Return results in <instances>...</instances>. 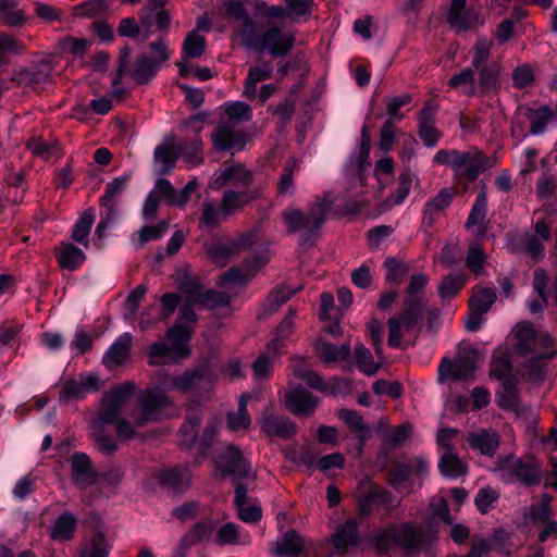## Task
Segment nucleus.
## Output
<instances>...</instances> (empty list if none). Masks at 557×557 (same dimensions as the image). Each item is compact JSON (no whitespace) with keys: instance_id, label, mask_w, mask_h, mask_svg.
Segmentation results:
<instances>
[{"instance_id":"72a5a7b5","label":"nucleus","mask_w":557,"mask_h":557,"mask_svg":"<svg viewBox=\"0 0 557 557\" xmlns=\"http://www.w3.org/2000/svg\"><path fill=\"white\" fill-rule=\"evenodd\" d=\"M164 144L156 147L153 158L156 163V173L164 175L171 172L175 166L178 157L177 149L173 148L174 137H166Z\"/></svg>"},{"instance_id":"052dcab7","label":"nucleus","mask_w":557,"mask_h":557,"mask_svg":"<svg viewBox=\"0 0 557 557\" xmlns=\"http://www.w3.org/2000/svg\"><path fill=\"white\" fill-rule=\"evenodd\" d=\"M25 47L24 44L13 36L1 33L0 34V67L9 64V57L22 54Z\"/></svg>"},{"instance_id":"bf43d9fd","label":"nucleus","mask_w":557,"mask_h":557,"mask_svg":"<svg viewBox=\"0 0 557 557\" xmlns=\"http://www.w3.org/2000/svg\"><path fill=\"white\" fill-rule=\"evenodd\" d=\"M448 85L451 88H458L461 86H466L467 88L463 90V94L467 96H473L476 94V85H475V71L472 66V63L470 66H467L462 69L458 74L453 75L449 81Z\"/></svg>"},{"instance_id":"ea45409f","label":"nucleus","mask_w":557,"mask_h":557,"mask_svg":"<svg viewBox=\"0 0 557 557\" xmlns=\"http://www.w3.org/2000/svg\"><path fill=\"white\" fill-rule=\"evenodd\" d=\"M131 175L124 174L119 177H115L113 181L109 182L106 186V193L100 198V206L104 210H110L116 212V205L119 202V197L123 194L131 182Z\"/></svg>"},{"instance_id":"20e7f679","label":"nucleus","mask_w":557,"mask_h":557,"mask_svg":"<svg viewBox=\"0 0 557 557\" xmlns=\"http://www.w3.org/2000/svg\"><path fill=\"white\" fill-rule=\"evenodd\" d=\"M331 201L318 198L305 213L300 209L290 208L282 213L283 222L288 233H299V244L313 245L319 237L321 227L325 222Z\"/></svg>"},{"instance_id":"e2e57ef3","label":"nucleus","mask_w":557,"mask_h":557,"mask_svg":"<svg viewBox=\"0 0 557 557\" xmlns=\"http://www.w3.org/2000/svg\"><path fill=\"white\" fill-rule=\"evenodd\" d=\"M490 373L495 379L499 380L502 384L508 382H515V376L512 375V366L507 356H497L494 357L491 362Z\"/></svg>"},{"instance_id":"423d86ee","label":"nucleus","mask_w":557,"mask_h":557,"mask_svg":"<svg viewBox=\"0 0 557 557\" xmlns=\"http://www.w3.org/2000/svg\"><path fill=\"white\" fill-rule=\"evenodd\" d=\"M491 471L504 483H521L536 486L543 479L541 463L533 456L517 457L515 454L499 455Z\"/></svg>"},{"instance_id":"774afa93","label":"nucleus","mask_w":557,"mask_h":557,"mask_svg":"<svg viewBox=\"0 0 557 557\" xmlns=\"http://www.w3.org/2000/svg\"><path fill=\"white\" fill-rule=\"evenodd\" d=\"M231 297L228 294L223 292H218L214 289H202L200 297L197 300V305H200L207 309H214L220 307H225L230 305Z\"/></svg>"},{"instance_id":"49530a36","label":"nucleus","mask_w":557,"mask_h":557,"mask_svg":"<svg viewBox=\"0 0 557 557\" xmlns=\"http://www.w3.org/2000/svg\"><path fill=\"white\" fill-rule=\"evenodd\" d=\"M525 116L530 121V133L532 135H541L546 131L547 124L553 120L554 111L549 106L528 108Z\"/></svg>"},{"instance_id":"4d7b16f0","label":"nucleus","mask_w":557,"mask_h":557,"mask_svg":"<svg viewBox=\"0 0 557 557\" xmlns=\"http://www.w3.org/2000/svg\"><path fill=\"white\" fill-rule=\"evenodd\" d=\"M467 283L465 274H448L446 275L437 287V293L441 299L446 300L454 298Z\"/></svg>"},{"instance_id":"3c124183","label":"nucleus","mask_w":557,"mask_h":557,"mask_svg":"<svg viewBox=\"0 0 557 557\" xmlns=\"http://www.w3.org/2000/svg\"><path fill=\"white\" fill-rule=\"evenodd\" d=\"M438 470L445 478L455 479L465 475L467 465L455 453L443 454L438 460Z\"/></svg>"},{"instance_id":"5701e85b","label":"nucleus","mask_w":557,"mask_h":557,"mask_svg":"<svg viewBox=\"0 0 557 557\" xmlns=\"http://www.w3.org/2000/svg\"><path fill=\"white\" fill-rule=\"evenodd\" d=\"M320 403L319 397L299 386L285 393V408L296 417H310Z\"/></svg>"},{"instance_id":"7c9ffc66","label":"nucleus","mask_w":557,"mask_h":557,"mask_svg":"<svg viewBox=\"0 0 557 557\" xmlns=\"http://www.w3.org/2000/svg\"><path fill=\"white\" fill-rule=\"evenodd\" d=\"M191 473L186 467H175L162 471L159 475L160 484L172 493H183L190 484Z\"/></svg>"},{"instance_id":"79ce46f5","label":"nucleus","mask_w":557,"mask_h":557,"mask_svg":"<svg viewBox=\"0 0 557 557\" xmlns=\"http://www.w3.org/2000/svg\"><path fill=\"white\" fill-rule=\"evenodd\" d=\"M77 518L69 511L61 513L50 529V537L54 541H70L76 531Z\"/></svg>"},{"instance_id":"f8f14e48","label":"nucleus","mask_w":557,"mask_h":557,"mask_svg":"<svg viewBox=\"0 0 557 557\" xmlns=\"http://www.w3.org/2000/svg\"><path fill=\"white\" fill-rule=\"evenodd\" d=\"M496 164V157H486L476 148L469 151L450 149L448 166L457 174L465 175L470 182H474L481 173Z\"/></svg>"},{"instance_id":"a211bd4d","label":"nucleus","mask_w":557,"mask_h":557,"mask_svg":"<svg viewBox=\"0 0 557 557\" xmlns=\"http://www.w3.org/2000/svg\"><path fill=\"white\" fill-rule=\"evenodd\" d=\"M172 408L174 403L165 393L151 387L141 391V425L168 418V410Z\"/></svg>"},{"instance_id":"c85d7f7f","label":"nucleus","mask_w":557,"mask_h":557,"mask_svg":"<svg viewBox=\"0 0 557 557\" xmlns=\"http://www.w3.org/2000/svg\"><path fill=\"white\" fill-rule=\"evenodd\" d=\"M469 446L483 456L493 457L500 444L498 433L492 429H480L470 432L467 437Z\"/></svg>"},{"instance_id":"f257e3e1","label":"nucleus","mask_w":557,"mask_h":557,"mask_svg":"<svg viewBox=\"0 0 557 557\" xmlns=\"http://www.w3.org/2000/svg\"><path fill=\"white\" fill-rule=\"evenodd\" d=\"M438 542L436 527L424 528L421 523L404 522L373 534L372 544L380 554L398 547L406 557H418L422 552L431 550Z\"/></svg>"},{"instance_id":"9d476101","label":"nucleus","mask_w":557,"mask_h":557,"mask_svg":"<svg viewBox=\"0 0 557 557\" xmlns=\"http://www.w3.org/2000/svg\"><path fill=\"white\" fill-rule=\"evenodd\" d=\"M513 335L515 350L520 357L555 358L557 356V349L553 348V336L547 332H539L531 322L517 324Z\"/></svg>"},{"instance_id":"b1692460","label":"nucleus","mask_w":557,"mask_h":557,"mask_svg":"<svg viewBox=\"0 0 557 557\" xmlns=\"http://www.w3.org/2000/svg\"><path fill=\"white\" fill-rule=\"evenodd\" d=\"M133 335L128 332L121 334L106 350L101 363L112 371L125 367L131 359Z\"/></svg>"},{"instance_id":"4be33fe9","label":"nucleus","mask_w":557,"mask_h":557,"mask_svg":"<svg viewBox=\"0 0 557 557\" xmlns=\"http://www.w3.org/2000/svg\"><path fill=\"white\" fill-rule=\"evenodd\" d=\"M447 22L457 33H465L484 23L479 11L467 8V0H451Z\"/></svg>"},{"instance_id":"a878e982","label":"nucleus","mask_w":557,"mask_h":557,"mask_svg":"<svg viewBox=\"0 0 557 557\" xmlns=\"http://www.w3.org/2000/svg\"><path fill=\"white\" fill-rule=\"evenodd\" d=\"M261 430L268 436L288 440L297 432V425L288 417L275 416L268 407L262 414Z\"/></svg>"},{"instance_id":"2eb2a0df","label":"nucleus","mask_w":557,"mask_h":557,"mask_svg":"<svg viewBox=\"0 0 557 557\" xmlns=\"http://www.w3.org/2000/svg\"><path fill=\"white\" fill-rule=\"evenodd\" d=\"M357 500L360 513L363 516L369 515L374 506L393 509L399 504H394V496L388 490L376 485L368 476L363 478L358 484Z\"/></svg>"},{"instance_id":"412c9836","label":"nucleus","mask_w":557,"mask_h":557,"mask_svg":"<svg viewBox=\"0 0 557 557\" xmlns=\"http://www.w3.org/2000/svg\"><path fill=\"white\" fill-rule=\"evenodd\" d=\"M211 140L216 151H240L244 149L247 138L236 122L225 120L216 125L211 134Z\"/></svg>"},{"instance_id":"603ef678","label":"nucleus","mask_w":557,"mask_h":557,"mask_svg":"<svg viewBox=\"0 0 557 557\" xmlns=\"http://www.w3.org/2000/svg\"><path fill=\"white\" fill-rule=\"evenodd\" d=\"M202 139L198 134L188 141L177 145V153L185 162L195 166L203 161L202 158Z\"/></svg>"},{"instance_id":"a19ab883","label":"nucleus","mask_w":557,"mask_h":557,"mask_svg":"<svg viewBox=\"0 0 557 557\" xmlns=\"http://www.w3.org/2000/svg\"><path fill=\"white\" fill-rule=\"evenodd\" d=\"M59 265L69 271L77 270L86 260L85 252L72 243H61L57 253Z\"/></svg>"},{"instance_id":"13d9d810","label":"nucleus","mask_w":557,"mask_h":557,"mask_svg":"<svg viewBox=\"0 0 557 557\" xmlns=\"http://www.w3.org/2000/svg\"><path fill=\"white\" fill-rule=\"evenodd\" d=\"M206 38L197 30L189 32L183 41L182 59H196L202 55L206 49Z\"/></svg>"},{"instance_id":"8fccbe9b","label":"nucleus","mask_w":557,"mask_h":557,"mask_svg":"<svg viewBox=\"0 0 557 557\" xmlns=\"http://www.w3.org/2000/svg\"><path fill=\"white\" fill-rule=\"evenodd\" d=\"M111 0H85L73 8V15L79 18H94L107 13Z\"/></svg>"},{"instance_id":"c756f323","label":"nucleus","mask_w":557,"mask_h":557,"mask_svg":"<svg viewBox=\"0 0 557 557\" xmlns=\"http://www.w3.org/2000/svg\"><path fill=\"white\" fill-rule=\"evenodd\" d=\"M502 386L503 391L496 395V405L498 408L513 412L517 418L524 417L530 408L521 401L516 381H507V383L502 384Z\"/></svg>"},{"instance_id":"09e8293b","label":"nucleus","mask_w":557,"mask_h":557,"mask_svg":"<svg viewBox=\"0 0 557 557\" xmlns=\"http://www.w3.org/2000/svg\"><path fill=\"white\" fill-rule=\"evenodd\" d=\"M495 300L496 293L493 288L475 286L469 300V310L476 313H486Z\"/></svg>"},{"instance_id":"f704fd0d","label":"nucleus","mask_w":557,"mask_h":557,"mask_svg":"<svg viewBox=\"0 0 557 557\" xmlns=\"http://www.w3.org/2000/svg\"><path fill=\"white\" fill-rule=\"evenodd\" d=\"M228 182L237 187L249 189L252 183V173L239 164L226 166L216 175L214 187L219 188Z\"/></svg>"},{"instance_id":"680f3d73","label":"nucleus","mask_w":557,"mask_h":557,"mask_svg":"<svg viewBox=\"0 0 557 557\" xmlns=\"http://www.w3.org/2000/svg\"><path fill=\"white\" fill-rule=\"evenodd\" d=\"M95 222V215L91 211L85 212L74 224L71 237L74 242L83 245L85 248H88L89 242L88 236L91 230V226Z\"/></svg>"},{"instance_id":"69168bd1","label":"nucleus","mask_w":557,"mask_h":557,"mask_svg":"<svg viewBox=\"0 0 557 557\" xmlns=\"http://www.w3.org/2000/svg\"><path fill=\"white\" fill-rule=\"evenodd\" d=\"M176 283L180 292L186 296V301L197 302L203 289L197 277L184 274L177 278Z\"/></svg>"},{"instance_id":"1a4fd4ad","label":"nucleus","mask_w":557,"mask_h":557,"mask_svg":"<svg viewBox=\"0 0 557 557\" xmlns=\"http://www.w3.org/2000/svg\"><path fill=\"white\" fill-rule=\"evenodd\" d=\"M202 422V413L200 411H193L185 416L184 422L178 429V446L183 450L197 449V457L206 456L209 449L213 446L218 426L214 420L209 421L199 436V429Z\"/></svg>"},{"instance_id":"6ab92c4d","label":"nucleus","mask_w":557,"mask_h":557,"mask_svg":"<svg viewBox=\"0 0 557 557\" xmlns=\"http://www.w3.org/2000/svg\"><path fill=\"white\" fill-rule=\"evenodd\" d=\"M112 411H98L90 421L94 446L103 456H113L119 450V440L106 432V426L113 419Z\"/></svg>"},{"instance_id":"bb28decb","label":"nucleus","mask_w":557,"mask_h":557,"mask_svg":"<svg viewBox=\"0 0 557 557\" xmlns=\"http://www.w3.org/2000/svg\"><path fill=\"white\" fill-rule=\"evenodd\" d=\"M71 476L74 484L85 488L97 482L91 459L86 453L75 451L70 458Z\"/></svg>"},{"instance_id":"f03ea898","label":"nucleus","mask_w":557,"mask_h":557,"mask_svg":"<svg viewBox=\"0 0 557 557\" xmlns=\"http://www.w3.org/2000/svg\"><path fill=\"white\" fill-rule=\"evenodd\" d=\"M429 277L424 273L411 275L406 288V296L403 301V309L398 317L389 318L388 326V346L392 348L403 347V331L409 333L413 330L420 333L422 329V317L428 304L424 293Z\"/></svg>"},{"instance_id":"0e129e2a","label":"nucleus","mask_w":557,"mask_h":557,"mask_svg":"<svg viewBox=\"0 0 557 557\" xmlns=\"http://www.w3.org/2000/svg\"><path fill=\"white\" fill-rule=\"evenodd\" d=\"M412 101L411 94L404 92L401 95L395 97H386L384 99L386 113H387V122H396L401 121L404 119V114L399 113L400 108L409 104Z\"/></svg>"},{"instance_id":"864d4df0","label":"nucleus","mask_w":557,"mask_h":557,"mask_svg":"<svg viewBox=\"0 0 557 557\" xmlns=\"http://www.w3.org/2000/svg\"><path fill=\"white\" fill-rule=\"evenodd\" d=\"M304 540L295 531H287L276 545V553L282 557H298L304 550Z\"/></svg>"},{"instance_id":"c9c22d12","label":"nucleus","mask_w":557,"mask_h":557,"mask_svg":"<svg viewBox=\"0 0 557 557\" xmlns=\"http://www.w3.org/2000/svg\"><path fill=\"white\" fill-rule=\"evenodd\" d=\"M273 64L269 60L250 66L244 83V95L250 99L255 98L257 95V84L270 79L273 75Z\"/></svg>"},{"instance_id":"ddd939ff","label":"nucleus","mask_w":557,"mask_h":557,"mask_svg":"<svg viewBox=\"0 0 557 557\" xmlns=\"http://www.w3.org/2000/svg\"><path fill=\"white\" fill-rule=\"evenodd\" d=\"M476 350H459L454 360L444 357L438 366V381H471L476 368Z\"/></svg>"},{"instance_id":"58836bf2","label":"nucleus","mask_w":557,"mask_h":557,"mask_svg":"<svg viewBox=\"0 0 557 557\" xmlns=\"http://www.w3.org/2000/svg\"><path fill=\"white\" fill-rule=\"evenodd\" d=\"M314 349L319 358L326 363L345 361L350 356V344L344 343L339 346L318 339L314 344Z\"/></svg>"},{"instance_id":"6e6d98bb","label":"nucleus","mask_w":557,"mask_h":557,"mask_svg":"<svg viewBox=\"0 0 557 557\" xmlns=\"http://www.w3.org/2000/svg\"><path fill=\"white\" fill-rule=\"evenodd\" d=\"M299 169V163L295 157H289L282 170L277 183V193L282 196L293 195L294 188V174Z\"/></svg>"},{"instance_id":"7ed1b4c3","label":"nucleus","mask_w":557,"mask_h":557,"mask_svg":"<svg viewBox=\"0 0 557 557\" xmlns=\"http://www.w3.org/2000/svg\"><path fill=\"white\" fill-rule=\"evenodd\" d=\"M242 42L247 49L257 52H268L273 58H284L293 50L296 36L292 32H284L276 25H271L259 32L253 21H247L240 32Z\"/></svg>"},{"instance_id":"dca6fc26","label":"nucleus","mask_w":557,"mask_h":557,"mask_svg":"<svg viewBox=\"0 0 557 557\" xmlns=\"http://www.w3.org/2000/svg\"><path fill=\"white\" fill-rule=\"evenodd\" d=\"M103 381L96 372L81 373L77 377L65 380L59 391V401L69 404L72 400H83L88 394L99 392Z\"/></svg>"},{"instance_id":"de8ad7c7","label":"nucleus","mask_w":557,"mask_h":557,"mask_svg":"<svg viewBox=\"0 0 557 557\" xmlns=\"http://www.w3.org/2000/svg\"><path fill=\"white\" fill-rule=\"evenodd\" d=\"M227 218L223 213L222 207L211 200H205L201 205V213L199 216V226L207 230H215L221 226L222 221Z\"/></svg>"},{"instance_id":"6e6552de","label":"nucleus","mask_w":557,"mask_h":557,"mask_svg":"<svg viewBox=\"0 0 557 557\" xmlns=\"http://www.w3.org/2000/svg\"><path fill=\"white\" fill-rule=\"evenodd\" d=\"M166 343H156L149 351V363L151 366L180 363L190 356L189 341L191 338V326L176 322L168 330Z\"/></svg>"},{"instance_id":"0eeeda50","label":"nucleus","mask_w":557,"mask_h":557,"mask_svg":"<svg viewBox=\"0 0 557 557\" xmlns=\"http://www.w3.org/2000/svg\"><path fill=\"white\" fill-rule=\"evenodd\" d=\"M492 41L479 37L472 49V66L478 74L475 81L476 94L481 97L496 95L502 88L504 67L498 61H491Z\"/></svg>"},{"instance_id":"5fc2aeb1","label":"nucleus","mask_w":557,"mask_h":557,"mask_svg":"<svg viewBox=\"0 0 557 557\" xmlns=\"http://www.w3.org/2000/svg\"><path fill=\"white\" fill-rule=\"evenodd\" d=\"M354 356L359 371L368 376L376 374L383 361L381 359L380 362H375L371 351L363 344L356 345Z\"/></svg>"},{"instance_id":"2f4dec72","label":"nucleus","mask_w":557,"mask_h":557,"mask_svg":"<svg viewBox=\"0 0 557 557\" xmlns=\"http://www.w3.org/2000/svg\"><path fill=\"white\" fill-rule=\"evenodd\" d=\"M51 73L52 66L50 61L42 60L34 66L20 71L18 79L34 89L45 88L51 82Z\"/></svg>"},{"instance_id":"473e14b6","label":"nucleus","mask_w":557,"mask_h":557,"mask_svg":"<svg viewBox=\"0 0 557 557\" xmlns=\"http://www.w3.org/2000/svg\"><path fill=\"white\" fill-rule=\"evenodd\" d=\"M258 197L259 193L256 189H244L240 191L226 189L221 198L223 213L230 216Z\"/></svg>"},{"instance_id":"cd10ccee","label":"nucleus","mask_w":557,"mask_h":557,"mask_svg":"<svg viewBox=\"0 0 557 557\" xmlns=\"http://www.w3.org/2000/svg\"><path fill=\"white\" fill-rule=\"evenodd\" d=\"M456 195L457 191L454 187H445L432 199L426 201L422 215V226L433 227L436 223L437 215L451 205Z\"/></svg>"},{"instance_id":"4c0bfd02","label":"nucleus","mask_w":557,"mask_h":557,"mask_svg":"<svg viewBox=\"0 0 557 557\" xmlns=\"http://www.w3.org/2000/svg\"><path fill=\"white\" fill-rule=\"evenodd\" d=\"M548 275L546 270L537 268L534 271L533 277V289L539 295V299H532L528 301L527 306L531 313L535 314L542 312L548 306L547 290Z\"/></svg>"},{"instance_id":"39448f33","label":"nucleus","mask_w":557,"mask_h":557,"mask_svg":"<svg viewBox=\"0 0 557 557\" xmlns=\"http://www.w3.org/2000/svg\"><path fill=\"white\" fill-rule=\"evenodd\" d=\"M136 392V384L133 382H125L111 387L100 398V408L98 411L113 410V419L109 424L115 428L116 438L120 442H129L136 436V429L139 422H133L123 418L121 414L126 408L128 401L132 399Z\"/></svg>"},{"instance_id":"aec40b11","label":"nucleus","mask_w":557,"mask_h":557,"mask_svg":"<svg viewBox=\"0 0 557 557\" xmlns=\"http://www.w3.org/2000/svg\"><path fill=\"white\" fill-rule=\"evenodd\" d=\"M170 59L163 38L149 42L141 52V85L148 84Z\"/></svg>"},{"instance_id":"9b49d317","label":"nucleus","mask_w":557,"mask_h":557,"mask_svg":"<svg viewBox=\"0 0 557 557\" xmlns=\"http://www.w3.org/2000/svg\"><path fill=\"white\" fill-rule=\"evenodd\" d=\"M197 187V181L191 180L182 189L176 190L169 180L160 177L146 198L143 214L146 219L153 218L161 200L171 207L185 208Z\"/></svg>"},{"instance_id":"37998d69","label":"nucleus","mask_w":557,"mask_h":557,"mask_svg":"<svg viewBox=\"0 0 557 557\" xmlns=\"http://www.w3.org/2000/svg\"><path fill=\"white\" fill-rule=\"evenodd\" d=\"M359 541L358 524L354 520H347L339 524L332 536V543L338 549L356 546Z\"/></svg>"},{"instance_id":"e433bc0d","label":"nucleus","mask_w":557,"mask_h":557,"mask_svg":"<svg viewBox=\"0 0 557 557\" xmlns=\"http://www.w3.org/2000/svg\"><path fill=\"white\" fill-rule=\"evenodd\" d=\"M247 486L237 484L235 487L234 505L237 509L238 518L247 523H256L262 517L260 506L247 505Z\"/></svg>"},{"instance_id":"f3484780","label":"nucleus","mask_w":557,"mask_h":557,"mask_svg":"<svg viewBox=\"0 0 557 557\" xmlns=\"http://www.w3.org/2000/svg\"><path fill=\"white\" fill-rule=\"evenodd\" d=\"M215 377L207 363L197 366L195 368L186 369L178 375V392L180 393H195L198 396L202 394H210Z\"/></svg>"},{"instance_id":"338daca9","label":"nucleus","mask_w":557,"mask_h":557,"mask_svg":"<svg viewBox=\"0 0 557 557\" xmlns=\"http://www.w3.org/2000/svg\"><path fill=\"white\" fill-rule=\"evenodd\" d=\"M549 359L550 358L527 357V360L522 364L523 375L534 383H542L546 374L543 361Z\"/></svg>"},{"instance_id":"393cba45","label":"nucleus","mask_w":557,"mask_h":557,"mask_svg":"<svg viewBox=\"0 0 557 557\" xmlns=\"http://www.w3.org/2000/svg\"><path fill=\"white\" fill-rule=\"evenodd\" d=\"M131 48L125 45L120 50L119 66L111 85V95L122 99L126 95L125 88L122 86L121 79L125 75H129L135 83H139V62L129 64Z\"/></svg>"},{"instance_id":"4468645a","label":"nucleus","mask_w":557,"mask_h":557,"mask_svg":"<svg viewBox=\"0 0 557 557\" xmlns=\"http://www.w3.org/2000/svg\"><path fill=\"white\" fill-rule=\"evenodd\" d=\"M214 466L223 479L232 478L235 481H240L255 478L250 463L245 459L242 450L234 444H228L225 450L216 456Z\"/></svg>"},{"instance_id":"a18cd8bd","label":"nucleus","mask_w":557,"mask_h":557,"mask_svg":"<svg viewBox=\"0 0 557 557\" xmlns=\"http://www.w3.org/2000/svg\"><path fill=\"white\" fill-rule=\"evenodd\" d=\"M487 213V195L486 190L482 189L478 195L472 205L468 219L466 221V228H471L474 226L480 227V233H484L486 231V226L484 225Z\"/></svg>"},{"instance_id":"c03bdc74","label":"nucleus","mask_w":557,"mask_h":557,"mask_svg":"<svg viewBox=\"0 0 557 557\" xmlns=\"http://www.w3.org/2000/svg\"><path fill=\"white\" fill-rule=\"evenodd\" d=\"M298 289L299 288L290 289L285 285L273 289L263 302L261 312L258 314V319H263L275 312L282 305L287 302Z\"/></svg>"}]
</instances>
